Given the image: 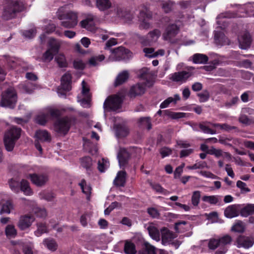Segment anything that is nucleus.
I'll return each mask as SVG.
<instances>
[{
    "label": "nucleus",
    "instance_id": "obj_1",
    "mask_svg": "<svg viewBox=\"0 0 254 254\" xmlns=\"http://www.w3.org/2000/svg\"><path fill=\"white\" fill-rule=\"evenodd\" d=\"M152 74L150 73L149 69L147 68H143L140 71V77L145 80V82L143 83H137L133 86L129 91L130 96H136L143 94L145 92V86L150 87L153 84L152 80Z\"/></svg>",
    "mask_w": 254,
    "mask_h": 254
},
{
    "label": "nucleus",
    "instance_id": "obj_2",
    "mask_svg": "<svg viewBox=\"0 0 254 254\" xmlns=\"http://www.w3.org/2000/svg\"><path fill=\"white\" fill-rule=\"evenodd\" d=\"M65 7H60L57 11V16L61 20V25L64 28H72L78 23L77 14L73 11L65 12Z\"/></svg>",
    "mask_w": 254,
    "mask_h": 254
},
{
    "label": "nucleus",
    "instance_id": "obj_3",
    "mask_svg": "<svg viewBox=\"0 0 254 254\" xmlns=\"http://www.w3.org/2000/svg\"><path fill=\"white\" fill-rule=\"evenodd\" d=\"M232 241L231 237L226 235L218 239H211L209 241L208 247L209 249L214 250L215 254H225L228 251L227 245H230Z\"/></svg>",
    "mask_w": 254,
    "mask_h": 254
},
{
    "label": "nucleus",
    "instance_id": "obj_4",
    "mask_svg": "<svg viewBox=\"0 0 254 254\" xmlns=\"http://www.w3.org/2000/svg\"><path fill=\"white\" fill-rule=\"evenodd\" d=\"M21 131L20 128L12 127L5 131L3 141L7 151H11L13 149L16 141L20 136Z\"/></svg>",
    "mask_w": 254,
    "mask_h": 254
},
{
    "label": "nucleus",
    "instance_id": "obj_5",
    "mask_svg": "<svg viewBox=\"0 0 254 254\" xmlns=\"http://www.w3.org/2000/svg\"><path fill=\"white\" fill-rule=\"evenodd\" d=\"M24 5L21 0H11L10 2L4 7L2 13V17L8 20L15 16L16 12L22 11Z\"/></svg>",
    "mask_w": 254,
    "mask_h": 254
},
{
    "label": "nucleus",
    "instance_id": "obj_6",
    "mask_svg": "<svg viewBox=\"0 0 254 254\" xmlns=\"http://www.w3.org/2000/svg\"><path fill=\"white\" fill-rule=\"evenodd\" d=\"M111 54L108 58L109 62L119 61L122 60H126L132 56V53L123 47L114 49H111Z\"/></svg>",
    "mask_w": 254,
    "mask_h": 254
},
{
    "label": "nucleus",
    "instance_id": "obj_7",
    "mask_svg": "<svg viewBox=\"0 0 254 254\" xmlns=\"http://www.w3.org/2000/svg\"><path fill=\"white\" fill-rule=\"evenodd\" d=\"M16 100L17 96L14 89L13 88H9L2 92L0 104L2 107L13 108Z\"/></svg>",
    "mask_w": 254,
    "mask_h": 254
},
{
    "label": "nucleus",
    "instance_id": "obj_8",
    "mask_svg": "<svg viewBox=\"0 0 254 254\" xmlns=\"http://www.w3.org/2000/svg\"><path fill=\"white\" fill-rule=\"evenodd\" d=\"M186 70L174 72L170 75V79L173 81L182 84L185 83L193 75L194 67L187 66Z\"/></svg>",
    "mask_w": 254,
    "mask_h": 254
},
{
    "label": "nucleus",
    "instance_id": "obj_9",
    "mask_svg": "<svg viewBox=\"0 0 254 254\" xmlns=\"http://www.w3.org/2000/svg\"><path fill=\"white\" fill-rule=\"evenodd\" d=\"M254 6L252 3H248L244 5H239L238 8V12L239 14H236L232 12H227L225 13H221L217 16V19H219L222 18L228 17H235L236 16L245 17L249 15L250 12L253 11Z\"/></svg>",
    "mask_w": 254,
    "mask_h": 254
},
{
    "label": "nucleus",
    "instance_id": "obj_10",
    "mask_svg": "<svg viewBox=\"0 0 254 254\" xmlns=\"http://www.w3.org/2000/svg\"><path fill=\"white\" fill-rule=\"evenodd\" d=\"M71 125V120L67 117L58 120L55 124L54 129L60 134L65 135L68 131Z\"/></svg>",
    "mask_w": 254,
    "mask_h": 254
},
{
    "label": "nucleus",
    "instance_id": "obj_11",
    "mask_svg": "<svg viewBox=\"0 0 254 254\" xmlns=\"http://www.w3.org/2000/svg\"><path fill=\"white\" fill-rule=\"evenodd\" d=\"M122 101V98L118 95L109 97L104 102V108L116 111L121 107Z\"/></svg>",
    "mask_w": 254,
    "mask_h": 254
},
{
    "label": "nucleus",
    "instance_id": "obj_12",
    "mask_svg": "<svg viewBox=\"0 0 254 254\" xmlns=\"http://www.w3.org/2000/svg\"><path fill=\"white\" fill-rule=\"evenodd\" d=\"M254 244L253 237L240 235L236 240L235 245L238 248H243L247 249L252 247Z\"/></svg>",
    "mask_w": 254,
    "mask_h": 254
},
{
    "label": "nucleus",
    "instance_id": "obj_13",
    "mask_svg": "<svg viewBox=\"0 0 254 254\" xmlns=\"http://www.w3.org/2000/svg\"><path fill=\"white\" fill-rule=\"evenodd\" d=\"M82 99L78 100L80 102L81 105L84 108H88L90 107V95L89 93V88L86 82L83 80L82 82Z\"/></svg>",
    "mask_w": 254,
    "mask_h": 254
},
{
    "label": "nucleus",
    "instance_id": "obj_14",
    "mask_svg": "<svg viewBox=\"0 0 254 254\" xmlns=\"http://www.w3.org/2000/svg\"><path fill=\"white\" fill-rule=\"evenodd\" d=\"M238 41L240 48L243 50H247L250 47L252 39L249 33L244 32L238 36Z\"/></svg>",
    "mask_w": 254,
    "mask_h": 254
},
{
    "label": "nucleus",
    "instance_id": "obj_15",
    "mask_svg": "<svg viewBox=\"0 0 254 254\" xmlns=\"http://www.w3.org/2000/svg\"><path fill=\"white\" fill-rule=\"evenodd\" d=\"M35 218L32 215H24L19 218L17 226L21 230H25L31 226Z\"/></svg>",
    "mask_w": 254,
    "mask_h": 254
},
{
    "label": "nucleus",
    "instance_id": "obj_16",
    "mask_svg": "<svg viewBox=\"0 0 254 254\" xmlns=\"http://www.w3.org/2000/svg\"><path fill=\"white\" fill-rule=\"evenodd\" d=\"M28 178L30 179L34 184L38 187H42L45 185L49 180L48 176L45 174H29Z\"/></svg>",
    "mask_w": 254,
    "mask_h": 254
},
{
    "label": "nucleus",
    "instance_id": "obj_17",
    "mask_svg": "<svg viewBox=\"0 0 254 254\" xmlns=\"http://www.w3.org/2000/svg\"><path fill=\"white\" fill-rule=\"evenodd\" d=\"M152 17V13L150 11L146 10L141 11L139 14L140 23L139 27L140 29H147L150 27L151 24L147 20Z\"/></svg>",
    "mask_w": 254,
    "mask_h": 254
},
{
    "label": "nucleus",
    "instance_id": "obj_18",
    "mask_svg": "<svg viewBox=\"0 0 254 254\" xmlns=\"http://www.w3.org/2000/svg\"><path fill=\"white\" fill-rule=\"evenodd\" d=\"M179 28L175 24H170L166 28L163 36L164 40L171 41L172 39L178 33Z\"/></svg>",
    "mask_w": 254,
    "mask_h": 254
},
{
    "label": "nucleus",
    "instance_id": "obj_19",
    "mask_svg": "<svg viewBox=\"0 0 254 254\" xmlns=\"http://www.w3.org/2000/svg\"><path fill=\"white\" fill-rule=\"evenodd\" d=\"M240 208V204H233L229 205L226 208L224 211V215L228 218H232L237 217L239 215Z\"/></svg>",
    "mask_w": 254,
    "mask_h": 254
},
{
    "label": "nucleus",
    "instance_id": "obj_20",
    "mask_svg": "<svg viewBox=\"0 0 254 254\" xmlns=\"http://www.w3.org/2000/svg\"><path fill=\"white\" fill-rule=\"evenodd\" d=\"M71 75L68 73H65L61 78V87L65 91H69L71 88Z\"/></svg>",
    "mask_w": 254,
    "mask_h": 254
},
{
    "label": "nucleus",
    "instance_id": "obj_21",
    "mask_svg": "<svg viewBox=\"0 0 254 254\" xmlns=\"http://www.w3.org/2000/svg\"><path fill=\"white\" fill-rule=\"evenodd\" d=\"M129 154L125 148H121L118 153V158L120 167H123L127 164Z\"/></svg>",
    "mask_w": 254,
    "mask_h": 254
},
{
    "label": "nucleus",
    "instance_id": "obj_22",
    "mask_svg": "<svg viewBox=\"0 0 254 254\" xmlns=\"http://www.w3.org/2000/svg\"><path fill=\"white\" fill-rule=\"evenodd\" d=\"M162 243L163 245H166L172 239H174L175 235L170 230L166 228H163L161 230Z\"/></svg>",
    "mask_w": 254,
    "mask_h": 254
},
{
    "label": "nucleus",
    "instance_id": "obj_23",
    "mask_svg": "<svg viewBox=\"0 0 254 254\" xmlns=\"http://www.w3.org/2000/svg\"><path fill=\"white\" fill-rule=\"evenodd\" d=\"M96 5L100 11H105L111 8L112 3L110 0H96Z\"/></svg>",
    "mask_w": 254,
    "mask_h": 254
},
{
    "label": "nucleus",
    "instance_id": "obj_24",
    "mask_svg": "<svg viewBox=\"0 0 254 254\" xmlns=\"http://www.w3.org/2000/svg\"><path fill=\"white\" fill-rule=\"evenodd\" d=\"M14 210V205L13 202L11 200H7L2 203L0 213L9 214Z\"/></svg>",
    "mask_w": 254,
    "mask_h": 254
},
{
    "label": "nucleus",
    "instance_id": "obj_25",
    "mask_svg": "<svg viewBox=\"0 0 254 254\" xmlns=\"http://www.w3.org/2000/svg\"><path fill=\"white\" fill-rule=\"evenodd\" d=\"M116 135L118 137H124L128 134V129L127 127L121 125L115 126Z\"/></svg>",
    "mask_w": 254,
    "mask_h": 254
},
{
    "label": "nucleus",
    "instance_id": "obj_26",
    "mask_svg": "<svg viewBox=\"0 0 254 254\" xmlns=\"http://www.w3.org/2000/svg\"><path fill=\"white\" fill-rule=\"evenodd\" d=\"M126 176L125 171H119L114 180V184L118 187H124L126 183Z\"/></svg>",
    "mask_w": 254,
    "mask_h": 254
},
{
    "label": "nucleus",
    "instance_id": "obj_27",
    "mask_svg": "<svg viewBox=\"0 0 254 254\" xmlns=\"http://www.w3.org/2000/svg\"><path fill=\"white\" fill-rule=\"evenodd\" d=\"M191 228V225L185 221H182L175 223V229L177 232L182 233Z\"/></svg>",
    "mask_w": 254,
    "mask_h": 254
},
{
    "label": "nucleus",
    "instance_id": "obj_28",
    "mask_svg": "<svg viewBox=\"0 0 254 254\" xmlns=\"http://www.w3.org/2000/svg\"><path fill=\"white\" fill-rule=\"evenodd\" d=\"M49 119L48 115L43 109L37 115L35 121L38 124L43 126L46 124Z\"/></svg>",
    "mask_w": 254,
    "mask_h": 254
},
{
    "label": "nucleus",
    "instance_id": "obj_29",
    "mask_svg": "<svg viewBox=\"0 0 254 254\" xmlns=\"http://www.w3.org/2000/svg\"><path fill=\"white\" fill-rule=\"evenodd\" d=\"M214 39L215 43L219 45H224L229 44L227 38L222 33L216 32L215 34Z\"/></svg>",
    "mask_w": 254,
    "mask_h": 254
},
{
    "label": "nucleus",
    "instance_id": "obj_30",
    "mask_svg": "<svg viewBox=\"0 0 254 254\" xmlns=\"http://www.w3.org/2000/svg\"><path fill=\"white\" fill-rule=\"evenodd\" d=\"M43 245L50 251L54 252L58 248V244L55 240L49 238L44 240Z\"/></svg>",
    "mask_w": 254,
    "mask_h": 254
},
{
    "label": "nucleus",
    "instance_id": "obj_31",
    "mask_svg": "<svg viewBox=\"0 0 254 254\" xmlns=\"http://www.w3.org/2000/svg\"><path fill=\"white\" fill-rule=\"evenodd\" d=\"M161 32L159 29H154L149 32L147 35V44L156 42L160 36Z\"/></svg>",
    "mask_w": 254,
    "mask_h": 254
},
{
    "label": "nucleus",
    "instance_id": "obj_32",
    "mask_svg": "<svg viewBox=\"0 0 254 254\" xmlns=\"http://www.w3.org/2000/svg\"><path fill=\"white\" fill-rule=\"evenodd\" d=\"M212 124V123L209 122H203L199 124V127L205 133L215 134L216 133V131L209 127V126H211Z\"/></svg>",
    "mask_w": 254,
    "mask_h": 254
},
{
    "label": "nucleus",
    "instance_id": "obj_33",
    "mask_svg": "<svg viewBox=\"0 0 254 254\" xmlns=\"http://www.w3.org/2000/svg\"><path fill=\"white\" fill-rule=\"evenodd\" d=\"M80 25L82 28H85L87 30L94 32L96 28L93 26V18H88L82 20L80 22Z\"/></svg>",
    "mask_w": 254,
    "mask_h": 254
},
{
    "label": "nucleus",
    "instance_id": "obj_34",
    "mask_svg": "<svg viewBox=\"0 0 254 254\" xmlns=\"http://www.w3.org/2000/svg\"><path fill=\"white\" fill-rule=\"evenodd\" d=\"M150 236L156 241L160 240V233L159 230L153 224H150L147 228Z\"/></svg>",
    "mask_w": 254,
    "mask_h": 254
},
{
    "label": "nucleus",
    "instance_id": "obj_35",
    "mask_svg": "<svg viewBox=\"0 0 254 254\" xmlns=\"http://www.w3.org/2000/svg\"><path fill=\"white\" fill-rule=\"evenodd\" d=\"M202 200L211 205H215L221 201V196L219 195H204Z\"/></svg>",
    "mask_w": 254,
    "mask_h": 254
},
{
    "label": "nucleus",
    "instance_id": "obj_36",
    "mask_svg": "<svg viewBox=\"0 0 254 254\" xmlns=\"http://www.w3.org/2000/svg\"><path fill=\"white\" fill-rule=\"evenodd\" d=\"M254 213V204H248L240 210V214L243 217H248Z\"/></svg>",
    "mask_w": 254,
    "mask_h": 254
},
{
    "label": "nucleus",
    "instance_id": "obj_37",
    "mask_svg": "<svg viewBox=\"0 0 254 254\" xmlns=\"http://www.w3.org/2000/svg\"><path fill=\"white\" fill-rule=\"evenodd\" d=\"M193 62L197 64H204L208 60V57L202 54H195L193 56Z\"/></svg>",
    "mask_w": 254,
    "mask_h": 254
},
{
    "label": "nucleus",
    "instance_id": "obj_38",
    "mask_svg": "<svg viewBox=\"0 0 254 254\" xmlns=\"http://www.w3.org/2000/svg\"><path fill=\"white\" fill-rule=\"evenodd\" d=\"M128 71L126 70L120 73L116 78L115 85L117 86L126 82L128 78Z\"/></svg>",
    "mask_w": 254,
    "mask_h": 254
},
{
    "label": "nucleus",
    "instance_id": "obj_39",
    "mask_svg": "<svg viewBox=\"0 0 254 254\" xmlns=\"http://www.w3.org/2000/svg\"><path fill=\"white\" fill-rule=\"evenodd\" d=\"M35 135L39 140L41 141H50L51 140V136L46 130H40L36 131Z\"/></svg>",
    "mask_w": 254,
    "mask_h": 254
},
{
    "label": "nucleus",
    "instance_id": "obj_40",
    "mask_svg": "<svg viewBox=\"0 0 254 254\" xmlns=\"http://www.w3.org/2000/svg\"><path fill=\"white\" fill-rule=\"evenodd\" d=\"M79 185L82 190V192L86 195L87 199L89 200L90 194H91V187L89 184H88L84 180H82Z\"/></svg>",
    "mask_w": 254,
    "mask_h": 254
},
{
    "label": "nucleus",
    "instance_id": "obj_41",
    "mask_svg": "<svg viewBox=\"0 0 254 254\" xmlns=\"http://www.w3.org/2000/svg\"><path fill=\"white\" fill-rule=\"evenodd\" d=\"M20 190L26 195H30L32 194V191L30 188L29 183L25 180H22L20 182Z\"/></svg>",
    "mask_w": 254,
    "mask_h": 254
},
{
    "label": "nucleus",
    "instance_id": "obj_42",
    "mask_svg": "<svg viewBox=\"0 0 254 254\" xmlns=\"http://www.w3.org/2000/svg\"><path fill=\"white\" fill-rule=\"evenodd\" d=\"M105 59L103 55H99L92 57L88 61L89 64L91 66H96Z\"/></svg>",
    "mask_w": 254,
    "mask_h": 254
},
{
    "label": "nucleus",
    "instance_id": "obj_43",
    "mask_svg": "<svg viewBox=\"0 0 254 254\" xmlns=\"http://www.w3.org/2000/svg\"><path fill=\"white\" fill-rule=\"evenodd\" d=\"M15 244H19L23 247V252L24 254H33L32 249L33 245L32 243L26 244L23 241L15 242Z\"/></svg>",
    "mask_w": 254,
    "mask_h": 254
},
{
    "label": "nucleus",
    "instance_id": "obj_44",
    "mask_svg": "<svg viewBox=\"0 0 254 254\" xmlns=\"http://www.w3.org/2000/svg\"><path fill=\"white\" fill-rule=\"evenodd\" d=\"M49 44L50 46L49 49L52 51L53 53H58L61 46V42L55 39L51 38Z\"/></svg>",
    "mask_w": 254,
    "mask_h": 254
},
{
    "label": "nucleus",
    "instance_id": "obj_45",
    "mask_svg": "<svg viewBox=\"0 0 254 254\" xmlns=\"http://www.w3.org/2000/svg\"><path fill=\"white\" fill-rule=\"evenodd\" d=\"M124 250L126 254H135L136 252L134 244L128 241L126 242Z\"/></svg>",
    "mask_w": 254,
    "mask_h": 254
},
{
    "label": "nucleus",
    "instance_id": "obj_46",
    "mask_svg": "<svg viewBox=\"0 0 254 254\" xmlns=\"http://www.w3.org/2000/svg\"><path fill=\"white\" fill-rule=\"evenodd\" d=\"M5 232L7 237L10 238H14L17 234L16 230L12 225H7L5 228Z\"/></svg>",
    "mask_w": 254,
    "mask_h": 254
},
{
    "label": "nucleus",
    "instance_id": "obj_47",
    "mask_svg": "<svg viewBox=\"0 0 254 254\" xmlns=\"http://www.w3.org/2000/svg\"><path fill=\"white\" fill-rule=\"evenodd\" d=\"M200 196L201 194L200 191L196 190L193 192L191 198V201L194 206H197L198 205L200 201Z\"/></svg>",
    "mask_w": 254,
    "mask_h": 254
},
{
    "label": "nucleus",
    "instance_id": "obj_48",
    "mask_svg": "<svg viewBox=\"0 0 254 254\" xmlns=\"http://www.w3.org/2000/svg\"><path fill=\"white\" fill-rule=\"evenodd\" d=\"M214 156L216 158L222 157L224 159H226L228 160H230L231 159V155L229 153L224 152L222 151V150L220 149H216Z\"/></svg>",
    "mask_w": 254,
    "mask_h": 254
},
{
    "label": "nucleus",
    "instance_id": "obj_49",
    "mask_svg": "<svg viewBox=\"0 0 254 254\" xmlns=\"http://www.w3.org/2000/svg\"><path fill=\"white\" fill-rule=\"evenodd\" d=\"M139 126L143 127H146L148 129L151 128L150 119L148 117L141 118L139 120Z\"/></svg>",
    "mask_w": 254,
    "mask_h": 254
},
{
    "label": "nucleus",
    "instance_id": "obj_50",
    "mask_svg": "<svg viewBox=\"0 0 254 254\" xmlns=\"http://www.w3.org/2000/svg\"><path fill=\"white\" fill-rule=\"evenodd\" d=\"M47 228L45 224H37V230L35 231V234L36 236L39 237L45 233H47Z\"/></svg>",
    "mask_w": 254,
    "mask_h": 254
},
{
    "label": "nucleus",
    "instance_id": "obj_51",
    "mask_svg": "<svg viewBox=\"0 0 254 254\" xmlns=\"http://www.w3.org/2000/svg\"><path fill=\"white\" fill-rule=\"evenodd\" d=\"M166 112H169L168 116L173 119H178L188 117V114L185 113L169 112L168 111H166Z\"/></svg>",
    "mask_w": 254,
    "mask_h": 254
},
{
    "label": "nucleus",
    "instance_id": "obj_52",
    "mask_svg": "<svg viewBox=\"0 0 254 254\" xmlns=\"http://www.w3.org/2000/svg\"><path fill=\"white\" fill-rule=\"evenodd\" d=\"M98 165L99 170L101 172H103L109 167V162L107 160L103 158L101 160L98 161Z\"/></svg>",
    "mask_w": 254,
    "mask_h": 254
},
{
    "label": "nucleus",
    "instance_id": "obj_53",
    "mask_svg": "<svg viewBox=\"0 0 254 254\" xmlns=\"http://www.w3.org/2000/svg\"><path fill=\"white\" fill-rule=\"evenodd\" d=\"M55 60L59 66L61 67H65L67 65V63L65 57L63 54H59L55 57Z\"/></svg>",
    "mask_w": 254,
    "mask_h": 254
},
{
    "label": "nucleus",
    "instance_id": "obj_54",
    "mask_svg": "<svg viewBox=\"0 0 254 254\" xmlns=\"http://www.w3.org/2000/svg\"><path fill=\"white\" fill-rule=\"evenodd\" d=\"M212 127H214L220 130L229 131L234 128V127L230 126L227 124H212Z\"/></svg>",
    "mask_w": 254,
    "mask_h": 254
},
{
    "label": "nucleus",
    "instance_id": "obj_55",
    "mask_svg": "<svg viewBox=\"0 0 254 254\" xmlns=\"http://www.w3.org/2000/svg\"><path fill=\"white\" fill-rule=\"evenodd\" d=\"M173 5L174 3L171 0L163 1L162 3V8L165 12H169L172 10Z\"/></svg>",
    "mask_w": 254,
    "mask_h": 254
},
{
    "label": "nucleus",
    "instance_id": "obj_56",
    "mask_svg": "<svg viewBox=\"0 0 254 254\" xmlns=\"http://www.w3.org/2000/svg\"><path fill=\"white\" fill-rule=\"evenodd\" d=\"M81 166L86 169H89L92 165V159L89 157H85L81 159Z\"/></svg>",
    "mask_w": 254,
    "mask_h": 254
},
{
    "label": "nucleus",
    "instance_id": "obj_57",
    "mask_svg": "<svg viewBox=\"0 0 254 254\" xmlns=\"http://www.w3.org/2000/svg\"><path fill=\"white\" fill-rule=\"evenodd\" d=\"M44 110L45 111V113H46L48 115L49 118L50 116L52 117H57L60 114V112L58 110L53 108L48 107L44 109Z\"/></svg>",
    "mask_w": 254,
    "mask_h": 254
},
{
    "label": "nucleus",
    "instance_id": "obj_58",
    "mask_svg": "<svg viewBox=\"0 0 254 254\" xmlns=\"http://www.w3.org/2000/svg\"><path fill=\"white\" fill-rule=\"evenodd\" d=\"M237 187L241 190V193H246L250 191V189L247 187L245 183L241 181H238L236 183Z\"/></svg>",
    "mask_w": 254,
    "mask_h": 254
},
{
    "label": "nucleus",
    "instance_id": "obj_59",
    "mask_svg": "<svg viewBox=\"0 0 254 254\" xmlns=\"http://www.w3.org/2000/svg\"><path fill=\"white\" fill-rule=\"evenodd\" d=\"M244 224L241 221H239L236 223L232 228V231L239 233L244 232Z\"/></svg>",
    "mask_w": 254,
    "mask_h": 254
},
{
    "label": "nucleus",
    "instance_id": "obj_60",
    "mask_svg": "<svg viewBox=\"0 0 254 254\" xmlns=\"http://www.w3.org/2000/svg\"><path fill=\"white\" fill-rule=\"evenodd\" d=\"M189 170H195L197 169H202L204 168H208L206 162H198L192 166H188L187 167Z\"/></svg>",
    "mask_w": 254,
    "mask_h": 254
},
{
    "label": "nucleus",
    "instance_id": "obj_61",
    "mask_svg": "<svg viewBox=\"0 0 254 254\" xmlns=\"http://www.w3.org/2000/svg\"><path fill=\"white\" fill-rule=\"evenodd\" d=\"M199 97V101L200 102H204L207 101L209 98V93L207 90H204L202 92L197 94Z\"/></svg>",
    "mask_w": 254,
    "mask_h": 254
},
{
    "label": "nucleus",
    "instance_id": "obj_62",
    "mask_svg": "<svg viewBox=\"0 0 254 254\" xmlns=\"http://www.w3.org/2000/svg\"><path fill=\"white\" fill-rule=\"evenodd\" d=\"M9 187L11 190L15 192L19 191V183L14 179H11L9 182Z\"/></svg>",
    "mask_w": 254,
    "mask_h": 254
},
{
    "label": "nucleus",
    "instance_id": "obj_63",
    "mask_svg": "<svg viewBox=\"0 0 254 254\" xmlns=\"http://www.w3.org/2000/svg\"><path fill=\"white\" fill-rule=\"evenodd\" d=\"M119 206H121V204L119 202L116 201L112 202L111 205L105 210V214L109 215L114 209Z\"/></svg>",
    "mask_w": 254,
    "mask_h": 254
},
{
    "label": "nucleus",
    "instance_id": "obj_64",
    "mask_svg": "<svg viewBox=\"0 0 254 254\" xmlns=\"http://www.w3.org/2000/svg\"><path fill=\"white\" fill-rule=\"evenodd\" d=\"M56 54L55 53H53L52 51L50 50L49 49L44 53L43 55V58L45 61L50 62L53 59L54 57V54Z\"/></svg>",
    "mask_w": 254,
    "mask_h": 254
}]
</instances>
